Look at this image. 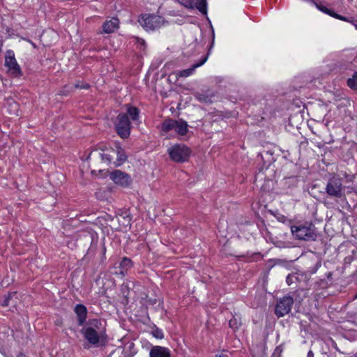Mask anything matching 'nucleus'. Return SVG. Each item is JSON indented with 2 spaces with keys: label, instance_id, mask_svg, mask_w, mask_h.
<instances>
[{
  "label": "nucleus",
  "instance_id": "obj_33",
  "mask_svg": "<svg viewBox=\"0 0 357 357\" xmlns=\"http://www.w3.org/2000/svg\"><path fill=\"white\" fill-rule=\"evenodd\" d=\"M353 24L355 26V27L357 29V20L352 21Z\"/></svg>",
  "mask_w": 357,
  "mask_h": 357
},
{
  "label": "nucleus",
  "instance_id": "obj_7",
  "mask_svg": "<svg viewBox=\"0 0 357 357\" xmlns=\"http://www.w3.org/2000/svg\"><path fill=\"white\" fill-rule=\"evenodd\" d=\"M326 192L330 197L340 198L344 195L342 179L336 176L331 177L326 187Z\"/></svg>",
  "mask_w": 357,
  "mask_h": 357
},
{
  "label": "nucleus",
  "instance_id": "obj_29",
  "mask_svg": "<svg viewBox=\"0 0 357 357\" xmlns=\"http://www.w3.org/2000/svg\"><path fill=\"white\" fill-rule=\"evenodd\" d=\"M123 218V224H124L125 225H130V222L131 218H130V216H129V215L124 216Z\"/></svg>",
  "mask_w": 357,
  "mask_h": 357
},
{
  "label": "nucleus",
  "instance_id": "obj_8",
  "mask_svg": "<svg viewBox=\"0 0 357 357\" xmlns=\"http://www.w3.org/2000/svg\"><path fill=\"white\" fill-rule=\"evenodd\" d=\"M291 230L292 234L299 240H314L316 236L314 230L310 227L304 225L292 226Z\"/></svg>",
  "mask_w": 357,
  "mask_h": 357
},
{
  "label": "nucleus",
  "instance_id": "obj_26",
  "mask_svg": "<svg viewBox=\"0 0 357 357\" xmlns=\"http://www.w3.org/2000/svg\"><path fill=\"white\" fill-rule=\"evenodd\" d=\"M153 335L158 339H162L164 337L162 331L158 328L153 331Z\"/></svg>",
  "mask_w": 357,
  "mask_h": 357
},
{
  "label": "nucleus",
  "instance_id": "obj_21",
  "mask_svg": "<svg viewBox=\"0 0 357 357\" xmlns=\"http://www.w3.org/2000/svg\"><path fill=\"white\" fill-rule=\"evenodd\" d=\"M127 116H130L129 119L132 121H135L138 119L139 116V110L137 107H130L127 109V113H126Z\"/></svg>",
  "mask_w": 357,
  "mask_h": 357
},
{
  "label": "nucleus",
  "instance_id": "obj_36",
  "mask_svg": "<svg viewBox=\"0 0 357 357\" xmlns=\"http://www.w3.org/2000/svg\"><path fill=\"white\" fill-rule=\"evenodd\" d=\"M354 298H357V294L355 295Z\"/></svg>",
  "mask_w": 357,
  "mask_h": 357
},
{
  "label": "nucleus",
  "instance_id": "obj_24",
  "mask_svg": "<svg viewBox=\"0 0 357 357\" xmlns=\"http://www.w3.org/2000/svg\"><path fill=\"white\" fill-rule=\"evenodd\" d=\"M89 85L88 84H80L79 82H77L74 86H66V88L68 89V91L73 90V88L75 89H89Z\"/></svg>",
  "mask_w": 357,
  "mask_h": 357
},
{
  "label": "nucleus",
  "instance_id": "obj_23",
  "mask_svg": "<svg viewBox=\"0 0 357 357\" xmlns=\"http://www.w3.org/2000/svg\"><path fill=\"white\" fill-rule=\"evenodd\" d=\"M179 3L188 8H194L195 6V0H178Z\"/></svg>",
  "mask_w": 357,
  "mask_h": 357
},
{
  "label": "nucleus",
  "instance_id": "obj_28",
  "mask_svg": "<svg viewBox=\"0 0 357 357\" xmlns=\"http://www.w3.org/2000/svg\"><path fill=\"white\" fill-rule=\"evenodd\" d=\"M318 8L319 10H321V11H323L324 13H325L326 14H328L329 15H331V13L333 12V11L330 10L328 8H326V6H318Z\"/></svg>",
  "mask_w": 357,
  "mask_h": 357
},
{
  "label": "nucleus",
  "instance_id": "obj_9",
  "mask_svg": "<svg viewBox=\"0 0 357 357\" xmlns=\"http://www.w3.org/2000/svg\"><path fill=\"white\" fill-rule=\"evenodd\" d=\"M5 66L8 68V73L13 76L18 77L21 75V69L15 58V54L12 50H8L5 56Z\"/></svg>",
  "mask_w": 357,
  "mask_h": 357
},
{
  "label": "nucleus",
  "instance_id": "obj_12",
  "mask_svg": "<svg viewBox=\"0 0 357 357\" xmlns=\"http://www.w3.org/2000/svg\"><path fill=\"white\" fill-rule=\"evenodd\" d=\"M132 266L133 264L132 260L130 258L125 257L122 258L118 266L114 267L115 271L114 272V274L124 277L127 274L128 271L131 269Z\"/></svg>",
  "mask_w": 357,
  "mask_h": 357
},
{
  "label": "nucleus",
  "instance_id": "obj_4",
  "mask_svg": "<svg viewBox=\"0 0 357 357\" xmlns=\"http://www.w3.org/2000/svg\"><path fill=\"white\" fill-rule=\"evenodd\" d=\"M161 129L165 132L174 130L180 136H184L188 131V125L183 119H167L162 122Z\"/></svg>",
  "mask_w": 357,
  "mask_h": 357
},
{
  "label": "nucleus",
  "instance_id": "obj_25",
  "mask_svg": "<svg viewBox=\"0 0 357 357\" xmlns=\"http://www.w3.org/2000/svg\"><path fill=\"white\" fill-rule=\"evenodd\" d=\"M196 98L202 102H210V98L208 96L202 93H197L195 95Z\"/></svg>",
  "mask_w": 357,
  "mask_h": 357
},
{
  "label": "nucleus",
  "instance_id": "obj_1",
  "mask_svg": "<svg viewBox=\"0 0 357 357\" xmlns=\"http://www.w3.org/2000/svg\"><path fill=\"white\" fill-rule=\"evenodd\" d=\"M85 340L94 347L102 346L107 340L105 327L100 319H92L81 331Z\"/></svg>",
  "mask_w": 357,
  "mask_h": 357
},
{
  "label": "nucleus",
  "instance_id": "obj_27",
  "mask_svg": "<svg viewBox=\"0 0 357 357\" xmlns=\"http://www.w3.org/2000/svg\"><path fill=\"white\" fill-rule=\"evenodd\" d=\"M331 16H332L336 19L340 20L347 21L346 17H344L339 14H337V13H334L333 11L331 13Z\"/></svg>",
  "mask_w": 357,
  "mask_h": 357
},
{
  "label": "nucleus",
  "instance_id": "obj_31",
  "mask_svg": "<svg viewBox=\"0 0 357 357\" xmlns=\"http://www.w3.org/2000/svg\"><path fill=\"white\" fill-rule=\"evenodd\" d=\"M27 41H28L30 44H31V45H32L34 48H36V44H35L34 43H33L31 40H28Z\"/></svg>",
  "mask_w": 357,
  "mask_h": 357
},
{
  "label": "nucleus",
  "instance_id": "obj_2",
  "mask_svg": "<svg viewBox=\"0 0 357 357\" xmlns=\"http://www.w3.org/2000/svg\"><path fill=\"white\" fill-rule=\"evenodd\" d=\"M101 160L107 164H114L119 167L127 160V155L123 149L116 145L114 149H109L103 151L100 153Z\"/></svg>",
  "mask_w": 357,
  "mask_h": 357
},
{
  "label": "nucleus",
  "instance_id": "obj_6",
  "mask_svg": "<svg viewBox=\"0 0 357 357\" xmlns=\"http://www.w3.org/2000/svg\"><path fill=\"white\" fill-rule=\"evenodd\" d=\"M117 134L122 139H127L130 135L131 124L129 116L125 113L119 114L114 121Z\"/></svg>",
  "mask_w": 357,
  "mask_h": 357
},
{
  "label": "nucleus",
  "instance_id": "obj_3",
  "mask_svg": "<svg viewBox=\"0 0 357 357\" xmlns=\"http://www.w3.org/2000/svg\"><path fill=\"white\" fill-rule=\"evenodd\" d=\"M138 22L147 31H155L165 24V21L161 16L151 14L142 15Z\"/></svg>",
  "mask_w": 357,
  "mask_h": 357
},
{
  "label": "nucleus",
  "instance_id": "obj_32",
  "mask_svg": "<svg viewBox=\"0 0 357 357\" xmlns=\"http://www.w3.org/2000/svg\"><path fill=\"white\" fill-rule=\"evenodd\" d=\"M216 357H229V356L227 354H222L218 356H216Z\"/></svg>",
  "mask_w": 357,
  "mask_h": 357
},
{
  "label": "nucleus",
  "instance_id": "obj_11",
  "mask_svg": "<svg viewBox=\"0 0 357 357\" xmlns=\"http://www.w3.org/2000/svg\"><path fill=\"white\" fill-rule=\"evenodd\" d=\"M109 177L116 185L128 187L132 183L130 176L121 170H114L110 173Z\"/></svg>",
  "mask_w": 357,
  "mask_h": 357
},
{
  "label": "nucleus",
  "instance_id": "obj_5",
  "mask_svg": "<svg viewBox=\"0 0 357 357\" xmlns=\"http://www.w3.org/2000/svg\"><path fill=\"white\" fill-rule=\"evenodd\" d=\"M171 160L176 162H184L190 158L191 151L187 146L176 144L168 149Z\"/></svg>",
  "mask_w": 357,
  "mask_h": 357
},
{
  "label": "nucleus",
  "instance_id": "obj_17",
  "mask_svg": "<svg viewBox=\"0 0 357 357\" xmlns=\"http://www.w3.org/2000/svg\"><path fill=\"white\" fill-rule=\"evenodd\" d=\"M206 59L207 57H205L200 62L194 64L191 68L181 70L178 75L181 77H187L191 75L197 68L202 66L206 62Z\"/></svg>",
  "mask_w": 357,
  "mask_h": 357
},
{
  "label": "nucleus",
  "instance_id": "obj_15",
  "mask_svg": "<svg viewBox=\"0 0 357 357\" xmlns=\"http://www.w3.org/2000/svg\"><path fill=\"white\" fill-rule=\"evenodd\" d=\"M150 357H170V351L169 349L160 347H153L149 352Z\"/></svg>",
  "mask_w": 357,
  "mask_h": 357
},
{
  "label": "nucleus",
  "instance_id": "obj_14",
  "mask_svg": "<svg viewBox=\"0 0 357 357\" xmlns=\"http://www.w3.org/2000/svg\"><path fill=\"white\" fill-rule=\"evenodd\" d=\"M101 33H112L119 28V20L116 17H112L106 20L102 24Z\"/></svg>",
  "mask_w": 357,
  "mask_h": 357
},
{
  "label": "nucleus",
  "instance_id": "obj_35",
  "mask_svg": "<svg viewBox=\"0 0 357 357\" xmlns=\"http://www.w3.org/2000/svg\"><path fill=\"white\" fill-rule=\"evenodd\" d=\"M353 178H354V176H351L350 177V178L349 179V181H351V179H352Z\"/></svg>",
  "mask_w": 357,
  "mask_h": 357
},
{
  "label": "nucleus",
  "instance_id": "obj_10",
  "mask_svg": "<svg viewBox=\"0 0 357 357\" xmlns=\"http://www.w3.org/2000/svg\"><path fill=\"white\" fill-rule=\"evenodd\" d=\"M294 299L291 296H284L280 298L275 307V314L278 317H284L289 314L292 308Z\"/></svg>",
  "mask_w": 357,
  "mask_h": 357
},
{
  "label": "nucleus",
  "instance_id": "obj_22",
  "mask_svg": "<svg viewBox=\"0 0 357 357\" xmlns=\"http://www.w3.org/2000/svg\"><path fill=\"white\" fill-rule=\"evenodd\" d=\"M347 85L349 88L357 90V72L353 74L351 78L347 79Z\"/></svg>",
  "mask_w": 357,
  "mask_h": 357
},
{
  "label": "nucleus",
  "instance_id": "obj_13",
  "mask_svg": "<svg viewBox=\"0 0 357 357\" xmlns=\"http://www.w3.org/2000/svg\"><path fill=\"white\" fill-rule=\"evenodd\" d=\"M18 298L17 296V292H10L7 295H5L0 298V305L3 307H10V308H15L17 305Z\"/></svg>",
  "mask_w": 357,
  "mask_h": 357
},
{
  "label": "nucleus",
  "instance_id": "obj_18",
  "mask_svg": "<svg viewBox=\"0 0 357 357\" xmlns=\"http://www.w3.org/2000/svg\"><path fill=\"white\" fill-rule=\"evenodd\" d=\"M6 109L8 112L11 115H14L16 116L20 115L19 105L13 100H11L9 102H8Z\"/></svg>",
  "mask_w": 357,
  "mask_h": 357
},
{
  "label": "nucleus",
  "instance_id": "obj_19",
  "mask_svg": "<svg viewBox=\"0 0 357 357\" xmlns=\"http://www.w3.org/2000/svg\"><path fill=\"white\" fill-rule=\"evenodd\" d=\"M229 327L232 329L237 330L241 326V317L239 314H236L229 321Z\"/></svg>",
  "mask_w": 357,
  "mask_h": 357
},
{
  "label": "nucleus",
  "instance_id": "obj_16",
  "mask_svg": "<svg viewBox=\"0 0 357 357\" xmlns=\"http://www.w3.org/2000/svg\"><path fill=\"white\" fill-rule=\"evenodd\" d=\"M74 311L77 316L78 324L82 326L86 319V307L84 305L78 304L75 307Z\"/></svg>",
  "mask_w": 357,
  "mask_h": 357
},
{
  "label": "nucleus",
  "instance_id": "obj_34",
  "mask_svg": "<svg viewBox=\"0 0 357 357\" xmlns=\"http://www.w3.org/2000/svg\"><path fill=\"white\" fill-rule=\"evenodd\" d=\"M307 356L308 357H312L313 356V353L312 351H310L307 354Z\"/></svg>",
  "mask_w": 357,
  "mask_h": 357
},
{
  "label": "nucleus",
  "instance_id": "obj_30",
  "mask_svg": "<svg viewBox=\"0 0 357 357\" xmlns=\"http://www.w3.org/2000/svg\"><path fill=\"white\" fill-rule=\"evenodd\" d=\"M295 278L294 275H289L287 277V279H286V281H287V283L290 285L291 283H293V279Z\"/></svg>",
  "mask_w": 357,
  "mask_h": 357
},
{
  "label": "nucleus",
  "instance_id": "obj_20",
  "mask_svg": "<svg viewBox=\"0 0 357 357\" xmlns=\"http://www.w3.org/2000/svg\"><path fill=\"white\" fill-rule=\"evenodd\" d=\"M199 11L203 15H206V0H195V6Z\"/></svg>",
  "mask_w": 357,
  "mask_h": 357
}]
</instances>
